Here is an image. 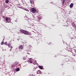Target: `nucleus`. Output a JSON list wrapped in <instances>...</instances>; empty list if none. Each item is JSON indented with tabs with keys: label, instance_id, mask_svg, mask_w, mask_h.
<instances>
[{
	"label": "nucleus",
	"instance_id": "nucleus-18",
	"mask_svg": "<svg viewBox=\"0 0 76 76\" xmlns=\"http://www.w3.org/2000/svg\"><path fill=\"white\" fill-rule=\"evenodd\" d=\"M29 62L30 63H32V62L31 61H29Z\"/></svg>",
	"mask_w": 76,
	"mask_h": 76
},
{
	"label": "nucleus",
	"instance_id": "nucleus-19",
	"mask_svg": "<svg viewBox=\"0 0 76 76\" xmlns=\"http://www.w3.org/2000/svg\"><path fill=\"white\" fill-rule=\"evenodd\" d=\"M51 43H50L48 44V45H51Z\"/></svg>",
	"mask_w": 76,
	"mask_h": 76
},
{
	"label": "nucleus",
	"instance_id": "nucleus-7",
	"mask_svg": "<svg viewBox=\"0 0 76 76\" xmlns=\"http://www.w3.org/2000/svg\"><path fill=\"white\" fill-rule=\"evenodd\" d=\"M11 45V44H10V43H8L7 46H8L9 48H10V47Z\"/></svg>",
	"mask_w": 76,
	"mask_h": 76
},
{
	"label": "nucleus",
	"instance_id": "nucleus-12",
	"mask_svg": "<svg viewBox=\"0 0 76 76\" xmlns=\"http://www.w3.org/2000/svg\"><path fill=\"white\" fill-rule=\"evenodd\" d=\"M37 19H38V20H40L41 19V17H37Z\"/></svg>",
	"mask_w": 76,
	"mask_h": 76
},
{
	"label": "nucleus",
	"instance_id": "nucleus-22",
	"mask_svg": "<svg viewBox=\"0 0 76 76\" xmlns=\"http://www.w3.org/2000/svg\"><path fill=\"white\" fill-rule=\"evenodd\" d=\"M63 1H64V2H65V0H63Z\"/></svg>",
	"mask_w": 76,
	"mask_h": 76
},
{
	"label": "nucleus",
	"instance_id": "nucleus-8",
	"mask_svg": "<svg viewBox=\"0 0 76 76\" xmlns=\"http://www.w3.org/2000/svg\"><path fill=\"white\" fill-rule=\"evenodd\" d=\"M39 69H42V66H39Z\"/></svg>",
	"mask_w": 76,
	"mask_h": 76
},
{
	"label": "nucleus",
	"instance_id": "nucleus-9",
	"mask_svg": "<svg viewBox=\"0 0 76 76\" xmlns=\"http://www.w3.org/2000/svg\"><path fill=\"white\" fill-rule=\"evenodd\" d=\"M8 44H7V42H4V45H6L7 46Z\"/></svg>",
	"mask_w": 76,
	"mask_h": 76
},
{
	"label": "nucleus",
	"instance_id": "nucleus-10",
	"mask_svg": "<svg viewBox=\"0 0 76 76\" xmlns=\"http://www.w3.org/2000/svg\"><path fill=\"white\" fill-rule=\"evenodd\" d=\"M5 2L6 4H8L9 3V1L8 0H6Z\"/></svg>",
	"mask_w": 76,
	"mask_h": 76
},
{
	"label": "nucleus",
	"instance_id": "nucleus-17",
	"mask_svg": "<svg viewBox=\"0 0 76 76\" xmlns=\"http://www.w3.org/2000/svg\"><path fill=\"white\" fill-rule=\"evenodd\" d=\"M30 2L31 3H32V1L31 0H30Z\"/></svg>",
	"mask_w": 76,
	"mask_h": 76
},
{
	"label": "nucleus",
	"instance_id": "nucleus-1",
	"mask_svg": "<svg viewBox=\"0 0 76 76\" xmlns=\"http://www.w3.org/2000/svg\"><path fill=\"white\" fill-rule=\"evenodd\" d=\"M20 31L25 35H29L30 34V33L28 31H26L24 30H20Z\"/></svg>",
	"mask_w": 76,
	"mask_h": 76
},
{
	"label": "nucleus",
	"instance_id": "nucleus-2",
	"mask_svg": "<svg viewBox=\"0 0 76 76\" xmlns=\"http://www.w3.org/2000/svg\"><path fill=\"white\" fill-rule=\"evenodd\" d=\"M32 12L34 13H36V9L34 8H32L31 9Z\"/></svg>",
	"mask_w": 76,
	"mask_h": 76
},
{
	"label": "nucleus",
	"instance_id": "nucleus-11",
	"mask_svg": "<svg viewBox=\"0 0 76 76\" xmlns=\"http://www.w3.org/2000/svg\"><path fill=\"white\" fill-rule=\"evenodd\" d=\"M6 20L7 22L8 23H9V22L8 21V20L9 19L8 18H6Z\"/></svg>",
	"mask_w": 76,
	"mask_h": 76
},
{
	"label": "nucleus",
	"instance_id": "nucleus-20",
	"mask_svg": "<svg viewBox=\"0 0 76 76\" xmlns=\"http://www.w3.org/2000/svg\"><path fill=\"white\" fill-rule=\"evenodd\" d=\"M13 48L12 47H10V49H12Z\"/></svg>",
	"mask_w": 76,
	"mask_h": 76
},
{
	"label": "nucleus",
	"instance_id": "nucleus-4",
	"mask_svg": "<svg viewBox=\"0 0 76 76\" xmlns=\"http://www.w3.org/2000/svg\"><path fill=\"white\" fill-rule=\"evenodd\" d=\"M37 74H41L42 72L40 70H38L37 71Z\"/></svg>",
	"mask_w": 76,
	"mask_h": 76
},
{
	"label": "nucleus",
	"instance_id": "nucleus-16",
	"mask_svg": "<svg viewBox=\"0 0 76 76\" xmlns=\"http://www.w3.org/2000/svg\"><path fill=\"white\" fill-rule=\"evenodd\" d=\"M23 59L24 60H26V59L25 58V57H23Z\"/></svg>",
	"mask_w": 76,
	"mask_h": 76
},
{
	"label": "nucleus",
	"instance_id": "nucleus-3",
	"mask_svg": "<svg viewBox=\"0 0 76 76\" xmlns=\"http://www.w3.org/2000/svg\"><path fill=\"white\" fill-rule=\"evenodd\" d=\"M19 49H21V50H23V46H22V45H20L19 47Z\"/></svg>",
	"mask_w": 76,
	"mask_h": 76
},
{
	"label": "nucleus",
	"instance_id": "nucleus-15",
	"mask_svg": "<svg viewBox=\"0 0 76 76\" xmlns=\"http://www.w3.org/2000/svg\"><path fill=\"white\" fill-rule=\"evenodd\" d=\"M64 3L65 2H64V1H63V0H62V4H63V5H64Z\"/></svg>",
	"mask_w": 76,
	"mask_h": 76
},
{
	"label": "nucleus",
	"instance_id": "nucleus-23",
	"mask_svg": "<svg viewBox=\"0 0 76 76\" xmlns=\"http://www.w3.org/2000/svg\"><path fill=\"white\" fill-rule=\"evenodd\" d=\"M17 64H18V62H17Z\"/></svg>",
	"mask_w": 76,
	"mask_h": 76
},
{
	"label": "nucleus",
	"instance_id": "nucleus-6",
	"mask_svg": "<svg viewBox=\"0 0 76 76\" xmlns=\"http://www.w3.org/2000/svg\"><path fill=\"white\" fill-rule=\"evenodd\" d=\"M35 68V67H34L33 68H32V71H34L36 69V68Z\"/></svg>",
	"mask_w": 76,
	"mask_h": 76
},
{
	"label": "nucleus",
	"instance_id": "nucleus-13",
	"mask_svg": "<svg viewBox=\"0 0 76 76\" xmlns=\"http://www.w3.org/2000/svg\"><path fill=\"white\" fill-rule=\"evenodd\" d=\"M19 70V69L18 68L17 69H16V71H18Z\"/></svg>",
	"mask_w": 76,
	"mask_h": 76
},
{
	"label": "nucleus",
	"instance_id": "nucleus-5",
	"mask_svg": "<svg viewBox=\"0 0 76 76\" xmlns=\"http://www.w3.org/2000/svg\"><path fill=\"white\" fill-rule=\"evenodd\" d=\"M73 6H74V4L73 3H71L70 4V7L72 8V7H73Z\"/></svg>",
	"mask_w": 76,
	"mask_h": 76
},
{
	"label": "nucleus",
	"instance_id": "nucleus-14",
	"mask_svg": "<svg viewBox=\"0 0 76 76\" xmlns=\"http://www.w3.org/2000/svg\"><path fill=\"white\" fill-rule=\"evenodd\" d=\"M4 43L3 42H1V45H4Z\"/></svg>",
	"mask_w": 76,
	"mask_h": 76
},
{
	"label": "nucleus",
	"instance_id": "nucleus-21",
	"mask_svg": "<svg viewBox=\"0 0 76 76\" xmlns=\"http://www.w3.org/2000/svg\"><path fill=\"white\" fill-rule=\"evenodd\" d=\"M27 53L28 54L30 55V53Z\"/></svg>",
	"mask_w": 76,
	"mask_h": 76
}]
</instances>
